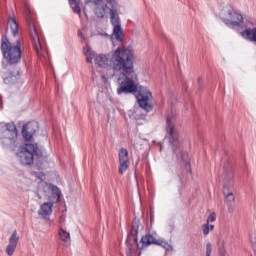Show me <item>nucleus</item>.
<instances>
[{
  "label": "nucleus",
  "instance_id": "obj_1",
  "mask_svg": "<svg viewBox=\"0 0 256 256\" xmlns=\"http://www.w3.org/2000/svg\"><path fill=\"white\" fill-rule=\"evenodd\" d=\"M134 65L135 55L133 54V50L125 47H118L112 52L110 57V67L114 72L112 77H115V73H120V75L125 77L117 88L118 95H122V93H125V95H129V93H138L136 99L139 106L141 109H144L146 113H149V111H153V104L149 102L152 94L147 88L135 84L134 79L137 78V75L133 76L135 73ZM129 75L132 76L129 77Z\"/></svg>",
  "mask_w": 256,
  "mask_h": 256
},
{
  "label": "nucleus",
  "instance_id": "obj_2",
  "mask_svg": "<svg viewBox=\"0 0 256 256\" xmlns=\"http://www.w3.org/2000/svg\"><path fill=\"white\" fill-rule=\"evenodd\" d=\"M1 52L8 65L21 63V55H23L21 40H17L16 43H10L7 37H2Z\"/></svg>",
  "mask_w": 256,
  "mask_h": 256
},
{
  "label": "nucleus",
  "instance_id": "obj_3",
  "mask_svg": "<svg viewBox=\"0 0 256 256\" xmlns=\"http://www.w3.org/2000/svg\"><path fill=\"white\" fill-rule=\"evenodd\" d=\"M36 157H43V152L39 149L37 144H26L21 148V151L17 153V157L21 163V165H33V161H35Z\"/></svg>",
  "mask_w": 256,
  "mask_h": 256
},
{
  "label": "nucleus",
  "instance_id": "obj_4",
  "mask_svg": "<svg viewBox=\"0 0 256 256\" xmlns=\"http://www.w3.org/2000/svg\"><path fill=\"white\" fill-rule=\"evenodd\" d=\"M26 22L30 32V37L34 45L35 51L39 53L41 51V33L39 32V27H37V22L35 21V16L31 14L29 8L26 9Z\"/></svg>",
  "mask_w": 256,
  "mask_h": 256
},
{
  "label": "nucleus",
  "instance_id": "obj_5",
  "mask_svg": "<svg viewBox=\"0 0 256 256\" xmlns=\"http://www.w3.org/2000/svg\"><path fill=\"white\" fill-rule=\"evenodd\" d=\"M0 139L3 145H14L17 141V126L15 123L10 122L5 124L0 130Z\"/></svg>",
  "mask_w": 256,
  "mask_h": 256
},
{
  "label": "nucleus",
  "instance_id": "obj_6",
  "mask_svg": "<svg viewBox=\"0 0 256 256\" xmlns=\"http://www.w3.org/2000/svg\"><path fill=\"white\" fill-rule=\"evenodd\" d=\"M221 17L226 25H232V27H239L243 23V15L231 8L222 10Z\"/></svg>",
  "mask_w": 256,
  "mask_h": 256
},
{
  "label": "nucleus",
  "instance_id": "obj_7",
  "mask_svg": "<svg viewBox=\"0 0 256 256\" xmlns=\"http://www.w3.org/2000/svg\"><path fill=\"white\" fill-rule=\"evenodd\" d=\"M166 132L172 147H179V132L175 129V115L167 116Z\"/></svg>",
  "mask_w": 256,
  "mask_h": 256
},
{
  "label": "nucleus",
  "instance_id": "obj_8",
  "mask_svg": "<svg viewBox=\"0 0 256 256\" xmlns=\"http://www.w3.org/2000/svg\"><path fill=\"white\" fill-rule=\"evenodd\" d=\"M85 4L94 11V14L98 19H103L107 11V3H111V0H84Z\"/></svg>",
  "mask_w": 256,
  "mask_h": 256
},
{
  "label": "nucleus",
  "instance_id": "obj_9",
  "mask_svg": "<svg viewBox=\"0 0 256 256\" xmlns=\"http://www.w3.org/2000/svg\"><path fill=\"white\" fill-rule=\"evenodd\" d=\"M223 193H233V168L229 164L224 165Z\"/></svg>",
  "mask_w": 256,
  "mask_h": 256
},
{
  "label": "nucleus",
  "instance_id": "obj_10",
  "mask_svg": "<svg viewBox=\"0 0 256 256\" xmlns=\"http://www.w3.org/2000/svg\"><path fill=\"white\" fill-rule=\"evenodd\" d=\"M39 129V124L35 121L28 122L22 127V137L25 141H31L33 139V135L37 133Z\"/></svg>",
  "mask_w": 256,
  "mask_h": 256
},
{
  "label": "nucleus",
  "instance_id": "obj_11",
  "mask_svg": "<svg viewBox=\"0 0 256 256\" xmlns=\"http://www.w3.org/2000/svg\"><path fill=\"white\" fill-rule=\"evenodd\" d=\"M119 157V174L123 175L129 169V151L125 148H121L118 153Z\"/></svg>",
  "mask_w": 256,
  "mask_h": 256
},
{
  "label": "nucleus",
  "instance_id": "obj_12",
  "mask_svg": "<svg viewBox=\"0 0 256 256\" xmlns=\"http://www.w3.org/2000/svg\"><path fill=\"white\" fill-rule=\"evenodd\" d=\"M142 248L149 247L150 245H159L160 247H167V242L163 240H157L153 235L146 234L141 238Z\"/></svg>",
  "mask_w": 256,
  "mask_h": 256
},
{
  "label": "nucleus",
  "instance_id": "obj_13",
  "mask_svg": "<svg viewBox=\"0 0 256 256\" xmlns=\"http://www.w3.org/2000/svg\"><path fill=\"white\" fill-rule=\"evenodd\" d=\"M19 77H21V68L15 67L7 72V76L4 77V83L5 85H13L17 83Z\"/></svg>",
  "mask_w": 256,
  "mask_h": 256
},
{
  "label": "nucleus",
  "instance_id": "obj_14",
  "mask_svg": "<svg viewBox=\"0 0 256 256\" xmlns=\"http://www.w3.org/2000/svg\"><path fill=\"white\" fill-rule=\"evenodd\" d=\"M18 243L19 236L17 235V230H15L9 238V244L6 247V253L8 256H13V253H15V249H17Z\"/></svg>",
  "mask_w": 256,
  "mask_h": 256
},
{
  "label": "nucleus",
  "instance_id": "obj_15",
  "mask_svg": "<svg viewBox=\"0 0 256 256\" xmlns=\"http://www.w3.org/2000/svg\"><path fill=\"white\" fill-rule=\"evenodd\" d=\"M94 63L98 67H101L102 69H107L110 67L111 69V58H107V56L103 54H99L94 58Z\"/></svg>",
  "mask_w": 256,
  "mask_h": 256
},
{
  "label": "nucleus",
  "instance_id": "obj_16",
  "mask_svg": "<svg viewBox=\"0 0 256 256\" xmlns=\"http://www.w3.org/2000/svg\"><path fill=\"white\" fill-rule=\"evenodd\" d=\"M139 229V220H134L132 223V230L128 235L127 243L133 241L136 247L139 249V243L137 239V230Z\"/></svg>",
  "mask_w": 256,
  "mask_h": 256
},
{
  "label": "nucleus",
  "instance_id": "obj_17",
  "mask_svg": "<svg viewBox=\"0 0 256 256\" xmlns=\"http://www.w3.org/2000/svg\"><path fill=\"white\" fill-rule=\"evenodd\" d=\"M53 213V203L45 202L40 206V211H38V215L41 217H47Z\"/></svg>",
  "mask_w": 256,
  "mask_h": 256
},
{
  "label": "nucleus",
  "instance_id": "obj_18",
  "mask_svg": "<svg viewBox=\"0 0 256 256\" xmlns=\"http://www.w3.org/2000/svg\"><path fill=\"white\" fill-rule=\"evenodd\" d=\"M225 201L228 207V213H233L235 211V195L233 193L226 194Z\"/></svg>",
  "mask_w": 256,
  "mask_h": 256
},
{
  "label": "nucleus",
  "instance_id": "obj_19",
  "mask_svg": "<svg viewBox=\"0 0 256 256\" xmlns=\"http://www.w3.org/2000/svg\"><path fill=\"white\" fill-rule=\"evenodd\" d=\"M71 9L76 15L81 16V2L80 0H69Z\"/></svg>",
  "mask_w": 256,
  "mask_h": 256
},
{
  "label": "nucleus",
  "instance_id": "obj_20",
  "mask_svg": "<svg viewBox=\"0 0 256 256\" xmlns=\"http://www.w3.org/2000/svg\"><path fill=\"white\" fill-rule=\"evenodd\" d=\"M110 21L113 27L117 25H121V21L119 20V14L117 13V10H114V9L110 10Z\"/></svg>",
  "mask_w": 256,
  "mask_h": 256
},
{
  "label": "nucleus",
  "instance_id": "obj_21",
  "mask_svg": "<svg viewBox=\"0 0 256 256\" xmlns=\"http://www.w3.org/2000/svg\"><path fill=\"white\" fill-rule=\"evenodd\" d=\"M8 25H10L12 35H17L19 33V24H17V21L15 20V17H10L8 20Z\"/></svg>",
  "mask_w": 256,
  "mask_h": 256
},
{
  "label": "nucleus",
  "instance_id": "obj_22",
  "mask_svg": "<svg viewBox=\"0 0 256 256\" xmlns=\"http://www.w3.org/2000/svg\"><path fill=\"white\" fill-rule=\"evenodd\" d=\"M58 235L60 237V240L63 241V243H69V241H71V234H69V232H67L63 228L59 229Z\"/></svg>",
  "mask_w": 256,
  "mask_h": 256
},
{
  "label": "nucleus",
  "instance_id": "obj_23",
  "mask_svg": "<svg viewBox=\"0 0 256 256\" xmlns=\"http://www.w3.org/2000/svg\"><path fill=\"white\" fill-rule=\"evenodd\" d=\"M113 35L117 41H123V29L121 28V24L113 26Z\"/></svg>",
  "mask_w": 256,
  "mask_h": 256
},
{
  "label": "nucleus",
  "instance_id": "obj_24",
  "mask_svg": "<svg viewBox=\"0 0 256 256\" xmlns=\"http://www.w3.org/2000/svg\"><path fill=\"white\" fill-rule=\"evenodd\" d=\"M84 55L86 57L87 63H93V59L97 57L95 56V52H93L89 47L84 48Z\"/></svg>",
  "mask_w": 256,
  "mask_h": 256
},
{
  "label": "nucleus",
  "instance_id": "obj_25",
  "mask_svg": "<svg viewBox=\"0 0 256 256\" xmlns=\"http://www.w3.org/2000/svg\"><path fill=\"white\" fill-rule=\"evenodd\" d=\"M47 191H50L51 193H61V190H59V187L45 182L44 183V193H47Z\"/></svg>",
  "mask_w": 256,
  "mask_h": 256
},
{
  "label": "nucleus",
  "instance_id": "obj_26",
  "mask_svg": "<svg viewBox=\"0 0 256 256\" xmlns=\"http://www.w3.org/2000/svg\"><path fill=\"white\" fill-rule=\"evenodd\" d=\"M50 203H59L61 201V193H51L49 196Z\"/></svg>",
  "mask_w": 256,
  "mask_h": 256
},
{
  "label": "nucleus",
  "instance_id": "obj_27",
  "mask_svg": "<svg viewBox=\"0 0 256 256\" xmlns=\"http://www.w3.org/2000/svg\"><path fill=\"white\" fill-rule=\"evenodd\" d=\"M32 175L38 179L39 183H43V181H45V174L43 172H33Z\"/></svg>",
  "mask_w": 256,
  "mask_h": 256
},
{
  "label": "nucleus",
  "instance_id": "obj_28",
  "mask_svg": "<svg viewBox=\"0 0 256 256\" xmlns=\"http://www.w3.org/2000/svg\"><path fill=\"white\" fill-rule=\"evenodd\" d=\"M217 220V214L215 212H212L208 218H207V221L206 223H215V221Z\"/></svg>",
  "mask_w": 256,
  "mask_h": 256
},
{
  "label": "nucleus",
  "instance_id": "obj_29",
  "mask_svg": "<svg viewBox=\"0 0 256 256\" xmlns=\"http://www.w3.org/2000/svg\"><path fill=\"white\" fill-rule=\"evenodd\" d=\"M202 231H203V235L205 236L209 235V233L211 232L209 230V223L206 222V224L202 225Z\"/></svg>",
  "mask_w": 256,
  "mask_h": 256
},
{
  "label": "nucleus",
  "instance_id": "obj_30",
  "mask_svg": "<svg viewBox=\"0 0 256 256\" xmlns=\"http://www.w3.org/2000/svg\"><path fill=\"white\" fill-rule=\"evenodd\" d=\"M213 251V248L211 246V243L206 244V256H211V253Z\"/></svg>",
  "mask_w": 256,
  "mask_h": 256
},
{
  "label": "nucleus",
  "instance_id": "obj_31",
  "mask_svg": "<svg viewBox=\"0 0 256 256\" xmlns=\"http://www.w3.org/2000/svg\"><path fill=\"white\" fill-rule=\"evenodd\" d=\"M208 228L210 231H213V229H215V225L213 224H208Z\"/></svg>",
  "mask_w": 256,
  "mask_h": 256
},
{
  "label": "nucleus",
  "instance_id": "obj_32",
  "mask_svg": "<svg viewBox=\"0 0 256 256\" xmlns=\"http://www.w3.org/2000/svg\"><path fill=\"white\" fill-rule=\"evenodd\" d=\"M220 256H229L224 250H220Z\"/></svg>",
  "mask_w": 256,
  "mask_h": 256
},
{
  "label": "nucleus",
  "instance_id": "obj_33",
  "mask_svg": "<svg viewBox=\"0 0 256 256\" xmlns=\"http://www.w3.org/2000/svg\"><path fill=\"white\" fill-rule=\"evenodd\" d=\"M78 37H81L82 39H85V36L83 35V32L78 31Z\"/></svg>",
  "mask_w": 256,
  "mask_h": 256
},
{
  "label": "nucleus",
  "instance_id": "obj_34",
  "mask_svg": "<svg viewBox=\"0 0 256 256\" xmlns=\"http://www.w3.org/2000/svg\"><path fill=\"white\" fill-rule=\"evenodd\" d=\"M185 157H187L186 153H182V159H185Z\"/></svg>",
  "mask_w": 256,
  "mask_h": 256
},
{
  "label": "nucleus",
  "instance_id": "obj_35",
  "mask_svg": "<svg viewBox=\"0 0 256 256\" xmlns=\"http://www.w3.org/2000/svg\"><path fill=\"white\" fill-rule=\"evenodd\" d=\"M186 165L189 166V160H185Z\"/></svg>",
  "mask_w": 256,
  "mask_h": 256
},
{
  "label": "nucleus",
  "instance_id": "obj_36",
  "mask_svg": "<svg viewBox=\"0 0 256 256\" xmlns=\"http://www.w3.org/2000/svg\"><path fill=\"white\" fill-rule=\"evenodd\" d=\"M151 223L153 222V216H150Z\"/></svg>",
  "mask_w": 256,
  "mask_h": 256
}]
</instances>
